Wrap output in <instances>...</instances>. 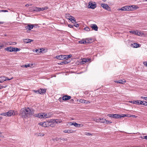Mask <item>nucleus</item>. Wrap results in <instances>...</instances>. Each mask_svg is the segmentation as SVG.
Masks as SVG:
<instances>
[{
    "label": "nucleus",
    "mask_w": 147,
    "mask_h": 147,
    "mask_svg": "<svg viewBox=\"0 0 147 147\" xmlns=\"http://www.w3.org/2000/svg\"><path fill=\"white\" fill-rule=\"evenodd\" d=\"M33 113L29 107L22 109L20 111L19 115L23 118H28L33 115Z\"/></svg>",
    "instance_id": "1"
},
{
    "label": "nucleus",
    "mask_w": 147,
    "mask_h": 147,
    "mask_svg": "<svg viewBox=\"0 0 147 147\" xmlns=\"http://www.w3.org/2000/svg\"><path fill=\"white\" fill-rule=\"evenodd\" d=\"M107 116L113 118H119L120 117V115L118 114H109Z\"/></svg>",
    "instance_id": "2"
},
{
    "label": "nucleus",
    "mask_w": 147,
    "mask_h": 147,
    "mask_svg": "<svg viewBox=\"0 0 147 147\" xmlns=\"http://www.w3.org/2000/svg\"><path fill=\"white\" fill-rule=\"evenodd\" d=\"M101 6L103 8L105 9L108 11H111L110 8L107 4L102 3L101 4Z\"/></svg>",
    "instance_id": "3"
},
{
    "label": "nucleus",
    "mask_w": 147,
    "mask_h": 147,
    "mask_svg": "<svg viewBox=\"0 0 147 147\" xmlns=\"http://www.w3.org/2000/svg\"><path fill=\"white\" fill-rule=\"evenodd\" d=\"M96 7V4L94 3H93L92 2H90L89 3L88 7L94 9Z\"/></svg>",
    "instance_id": "4"
},
{
    "label": "nucleus",
    "mask_w": 147,
    "mask_h": 147,
    "mask_svg": "<svg viewBox=\"0 0 147 147\" xmlns=\"http://www.w3.org/2000/svg\"><path fill=\"white\" fill-rule=\"evenodd\" d=\"M71 98L70 96L66 95L63 96L62 97V99L63 100H67L70 99Z\"/></svg>",
    "instance_id": "5"
},
{
    "label": "nucleus",
    "mask_w": 147,
    "mask_h": 147,
    "mask_svg": "<svg viewBox=\"0 0 147 147\" xmlns=\"http://www.w3.org/2000/svg\"><path fill=\"white\" fill-rule=\"evenodd\" d=\"M65 55L56 56V58L59 60H63L65 58Z\"/></svg>",
    "instance_id": "6"
},
{
    "label": "nucleus",
    "mask_w": 147,
    "mask_h": 147,
    "mask_svg": "<svg viewBox=\"0 0 147 147\" xmlns=\"http://www.w3.org/2000/svg\"><path fill=\"white\" fill-rule=\"evenodd\" d=\"M34 26L33 24H28L27 26L25 27V28L27 29H28L29 30H30L31 29L33 28Z\"/></svg>",
    "instance_id": "7"
},
{
    "label": "nucleus",
    "mask_w": 147,
    "mask_h": 147,
    "mask_svg": "<svg viewBox=\"0 0 147 147\" xmlns=\"http://www.w3.org/2000/svg\"><path fill=\"white\" fill-rule=\"evenodd\" d=\"M91 28L95 31H97L98 30V27L96 24H92L91 25Z\"/></svg>",
    "instance_id": "8"
},
{
    "label": "nucleus",
    "mask_w": 147,
    "mask_h": 147,
    "mask_svg": "<svg viewBox=\"0 0 147 147\" xmlns=\"http://www.w3.org/2000/svg\"><path fill=\"white\" fill-rule=\"evenodd\" d=\"M75 131L71 129H69L68 130H65L63 131L64 133H73Z\"/></svg>",
    "instance_id": "9"
},
{
    "label": "nucleus",
    "mask_w": 147,
    "mask_h": 147,
    "mask_svg": "<svg viewBox=\"0 0 147 147\" xmlns=\"http://www.w3.org/2000/svg\"><path fill=\"white\" fill-rule=\"evenodd\" d=\"M39 94H43L45 93L46 91V90L45 89H42L40 88L39 90Z\"/></svg>",
    "instance_id": "10"
},
{
    "label": "nucleus",
    "mask_w": 147,
    "mask_h": 147,
    "mask_svg": "<svg viewBox=\"0 0 147 147\" xmlns=\"http://www.w3.org/2000/svg\"><path fill=\"white\" fill-rule=\"evenodd\" d=\"M33 41V40L30 39H25L23 40V41L25 43H28Z\"/></svg>",
    "instance_id": "11"
},
{
    "label": "nucleus",
    "mask_w": 147,
    "mask_h": 147,
    "mask_svg": "<svg viewBox=\"0 0 147 147\" xmlns=\"http://www.w3.org/2000/svg\"><path fill=\"white\" fill-rule=\"evenodd\" d=\"M14 112L12 111H9L7 112V116H10L13 115Z\"/></svg>",
    "instance_id": "12"
},
{
    "label": "nucleus",
    "mask_w": 147,
    "mask_h": 147,
    "mask_svg": "<svg viewBox=\"0 0 147 147\" xmlns=\"http://www.w3.org/2000/svg\"><path fill=\"white\" fill-rule=\"evenodd\" d=\"M13 48H13V47H7L5 49V50L7 51H9V52H13Z\"/></svg>",
    "instance_id": "13"
},
{
    "label": "nucleus",
    "mask_w": 147,
    "mask_h": 147,
    "mask_svg": "<svg viewBox=\"0 0 147 147\" xmlns=\"http://www.w3.org/2000/svg\"><path fill=\"white\" fill-rule=\"evenodd\" d=\"M39 7H33L31 9V10L32 11L39 12Z\"/></svg>",
    "instance_id": "14"
},
{
    "label": "nucleus",
    "mask_w": 147,
    "mask_h": 147,
    "mask_svg": "<svg viewBox=\"0 0 147 147\" xmlns=\"http://www.w3.org/2000/svg\"><path fill=\"white\" fill-rule=\"evenodd\" d=\"M48 9V7H47V6H46L44 7H42V8L39 7L38 10H39V11H43L44 10H47Z\"/></svg>",
    "instance_id": "15"
},
{
    "label": "nucleus",
    "mask_w": 147,
    "mask_h": 147,
    "mask_svg": "<svg viewBox=\"0 0 147 147\" xmlns=\"http://www.w3.org/2000/svg\"><path fill=\"white\" fill-rule=\"evenodd\" d=\"M131 9H132V11H133L134 9H138L139 7L138 6L136 5H131Z\"/></svg>",
    "instance_id": "16"
},
{
    "label": "nucleus",
    "mask_w": 147,
    "mask_h": 147,
    "mask_svg": "<svg viewBox=\"0 0 147 147\" xmlns=\"http://www.w3.org/2000/svg\"><path fill=\"white\" fill-rule=\"evenodd\" d=\"M140 101L139 100H133L131 101L130 102L131 103H132L136 104V105H139V102Z\"/></svg>",
    "instance_id": "17"
},
{
    "label": "nucleus",
    "mask_w": 147,
    "mask_h": 147,
    "mask_svg": "<svg viewBox=\"0 0 147 147\" xmlns=\"http://www.w3.org/2000/svg\"><path fill=\"white\" fill-rule=\"evenodd\" d=\"M42 124V126L44 127H47L49 125V122H48V121L43 122V124Z\"/></svg>",
    "instance_id": "18"
},
{
    "label": "nucleus",
    "mask_w": 147,
    "mask_h": 147,
    "mask_svg": "<svg viewBox=\"0 0 147 147\" xmlns=\"http://www.w3.org/2000/svg\"><path fill=\"white\" fill-rule=\"evenodd\" d=\"M131 47L134 48H137L139 47V44L136 43H134L131 45Z\"/></svg>",
    "instance_id": "19"
},
{
    "label": "nucleus",
    "mask_w": 147,
    "mask_h": 147,
    "mask_svg": "<svg viewBox=\"0 0 147 147\" xmlns=\"http://www.w3.org/2000/svg\"><path fill=\"white\" fill-rule=\"evenodd\" d=\"M118 10H121V11H126V6L122 7L121 8H119L117 9Z\"/></svg>",
    "instance_id": "20"
},
{
    "label": "nucleus",
    "mask_w": 147,
    "mask_h": 147,
    "mask_svg": "<svg viewBox=\"0 0 147 147\" xmlns=\"http://www.w3.org/2000/svg\"><path fill=\"white\" fill-rule=\"evenodd\" d=\"M48 122H49V124L50 123H55L56 121L55 119H51L48 120Z\"/></svg>",
    "instance_id": "21"
},
{
    "label": "nucleus",
    "mask_w": 147,
    "mask_h": 147,
    "mask_svg": "<svg viewBox=\"0 0 147 147\" xmlns=\"http://www.w3.org/2000/svg\"><path fill=\"white\" fill-rule=\"evenodd\" d=\"M45 118H49L51 117V115L49 113H44Z\"/></svg>",
    "instance_id": "22"
},
{
    "label": "nucleus",
    "mask_w": 147,
    "mask_h": 147,
    "mask_svg": "<svg viewBox=\"0 0 147 147\" xmlns=\"http://www.w3.org/2000/svg\"><path fill=\"white\" fill-rule=\"evenodd\" d=\"M80 43V44H85L87 43V42L86 40H82L79 41Z\"/></svg>",
    "instance_id": "23"
},
{
    "label": "nucleus",
    "mask_w": 147,
    "mask_h": 147,
    "mask_svg": "<svg viewBox=\"0 0 147 147\" xmlns=\"http://www.w3.org/2000/svg\"><path fill=\"white\" fill-rule=\"evenodd\" d=\"M126 11H132L131 6H126Z\"/></svg>",
    "instance_id": "24"
},
{
    "label": "nucleus",
    "mask_w": 147,
    "mask_h": 147,
    "mask_svg": "<svg viewBox=\"0 0 147 147\" xmlns=\"http://www.w3.org/2000/svg\"><path fill=\"white\" fill-rule=\"evenodd\" d=\"M41 113L35 114L34 115V116L35 117H38L39 118H40Z\"/></svg>",
    "instance_id": "25"
},
{
    "label": "nucleus",
    "mask_w": 147,
    "mask_h": 147,
    "mask_svg": "<svg viewBox=\"0 0 147 147\" xmlns=\"http://www.w3.org/2000/svg\"><path fill=\"white\" fill-rule=\"evenodd\" d=\"M129 32L130 33H131V34H136H136H138V31H129Z\"/></svg>",
    "instance_id": "26"
},
{
    "label": "nucleus",
    "mask_w": 147,
    "mask_h": 147,
    "mask_svg": "<svg viewBox=\"0 0 147 147\" xmlns=\"http://www.w3.org/2000/svg\"><path fill=\"white\" fill-rule=\"evenodd\" d=\"M100 122L101 123H105V120H106V119H104V118H102V119H100Z\"/></svg>",
    "instance_id": "27"
},
{
    "label": "nucleus",
    "mask_w": 147,
    "mask_h": 147,
    "mask_svg": "<svg viewBox=\"0 0 147 147\" xmlns=\"http://www.w3.org/2000/svg\"><path fill=\"white\" fill-rule=\"evenodd\" d=\"M13 51L16 52L19 51L20 50V49L17 48H14L13 49Z\"/></svg>",
    "instance_id": "28"
},
{
    "label": "nucleus",
    "mask_w": 147,
    "mask_h": 147,
    "mask_svg": "<svg viewBox=\"0 0 147 147\" xmlns=\"http://www.w3.org/2000/svg\"><path fill=\"white\" fill-rule=\"evenodd\" d=\"M55 121H56V122H55L56 123H60L61 122V119H55Z\"/></svg>",
    "instance_id": "29"
},
{
    "label": "nucleus",
    "mask_w": 147,
    "mask_h": 147,
    "mask_svg": "<svg viewBox=\"0 0 147 147\" xmlns=\"http://www.w3.org/2000/svg\"><path fill=\"white\" fill-rule=\"evenodd\" d=\"M65 59H67L68 58H70L72 57V55H65Z\"/></svg>",
    "instance_id": "30"
},
{
    "label": "nucleus",
    "mask_w": 147,
    "mask_h": 147,
    "mask_svg": "<svg viewBox=\"0 0 147 147\" xmlns=\"http://www.w3.org/2000/svg\"><path fill=\"white\" fill-rule=\"evenodd\" d=\"M100 118H99V119H95L93 120L94 121H95L96 122H97V123L100 122Z\"/></svg>",
    "instance_id": "31"
},
{
    "label": "nucleus",
    "mask_w": 147,
    "mask_h": 147,
    "mask_svg": "<svg viewBox=\"0 0 147 147\" xmlns=\"http://www.w3.org/2000/svg\"><path fill=\"white\" fill-rule=\"evenodd\" d=\"M71 16L69 14H67L65 15L66 18L68 20L69 18H70Z\"/></svg>",
    "instance_id": "32"
},
{
    "label": "nucleus",
    "mask_w": 147,
    "mask_h": 147,
    "mask_svg": "<svg viewBox=\"0 0 147 147\" xmlns=\"http://www.w3.org/2000/svg\"><path fill=\"white\" fill-rule=\"evenodd\" d=\"M69 20L70 21H73V20H75V18L73 16H71L70 18H69Z\"/></svg>",
    "instance_id": "33"
},
{
    "label": "nucleus",
    "mask_w": 147,
    "mask_h": 147,
    "mask_svg": "<svg viewBox=\"0 0 147 147\" xmlns=\"http://www.w3.org/2000/svg\"><path fill=\"white\" fill-rule=\"evenodd\" d=\"M86 62V58H83L82 60V63H84L85 62Z\"/></svg>",
    "instance_id": "34"
},
{
    "label": "nucleus",
    "mask_w": 147,
    "mask_h": 147,
    "mask_svg": "<svg viewBox=\"0 0 147 147\" xmlns=\"http://www.w3.org/2000/svg\"><path fill=\"white\" fill-rule=\"evenodd\" d=\"M80 124H79L78 123H76L75 122L74 123V125L75 127H80Z\"/></svg>",
    "instance_id": "35"
},
{
    "label": "nucleus",
    "mask_w": 147,
    "mask_h": 147,
    "mask_svg": "<svg viewBox=\"0 0 147 147\" xmlns=\"http://www.w3.org/2000/svg\"><path fill=\"white\" fill-rule=\"evenodd\" d=\"M44 113H41L40 116V118H45V116H44Z\"/></svg>",
    "instance_id": "36"
},
{
    "label": "nucleus",
    "mask_w": 147,
    "mask_h": 147,
    "mask_svg": "<svg viewBox=\"0 0 147 147\" xmlns=\"http://www.w3.org/2000/svg\"><path fill=\"white\" fill-rule=\"evenodd\" d=\"M55 123H49V126H50L51 127H54L55 125L54 124Z\"/></svg>",
    "instance_id": "37"
},
{
    "label": "nucleus",
    "mask_w": 147,
    "mask_h": 147,
    "mask_svg": "<svg viewBox=\"0 0 147 147\" xmlns=\"http://www.w3.org/2000/svg\"><path fill=\"white\" fill-rule=\"evenodd\" d=\"M60 139V138H53V141H57L59 140Z\"/></svg>",
    "instance_id": "38"
},
{
    "label": "nucleus",
    "mask_w": 147,
    "mask_h": 147,
    "mask_svg": "<svg viewBox=\"0 0 147 147\" xmlns=\"http://www.w3.org/2000/svg\"><path fill=\"white\" fill-rule=\"evenodd\" d=\"M13 77H12L11 78L9 79L8 78L6 77H5V80H5V81L6 80H10L13 79Z\"/></svg>",
    "instance_id": "39"
},
{
    "label": "nucleus",
    "mask_w": 147,
    "mask_h": 147,
    "mask_svg": "<svg viewBox=\"0 0 147 147\" xmlns=\"http://www.w3.org/2000/svg\"><path fill=\"white\" fill-rule=\"evenodd\" d=\"M41 50V49H36V50L35 51V52H36L37 53H39L40 52H41V51H40Z\"/></svg>",
    "instance_id": "40"
},
{
    "label": "nucleus",
    "mask_w": 147,
    "mask_h": 147,
    "mask_svg": "<svg viewBox=\"0 0 147 147\" xmlns=\"http://www.w3.org/2000/svg\"><path fill=\"white\" fill-rule=\"evenodd\" d=\"M84 30L87 31H89L90 30V28L88 27H86L85 28Z\"/></svg>",
    "instance_id": "41"
},
{
    "label": "nucleus",
    "mask_w": 147,
    "mask_h": 147,
    "mask_svg": "<svg viewBox=\"0 0 147 147\" xmlns=\"http://www.w3.org/2000/svg\"><path fill=\"white\" fill-rule=\"evenodd\" d=\"M5 77H0V78L1 79V80L2 81H3V82L4 81H5V80H5Z\"/></svg>",
    "instance_id": "42"
},
{
    "label": "nucleus",
    "mask_w": 147,
    "mask_h": 147,
    "mask_svg": "<svg viewBox=\"0 0 147 147\" xmlns=\"http://www.w3.org/2000/svg\"><path fill=\"white\" fill-rule=\"evenodd\" d=\"M118 81L119 82V83L123 84L124 82H125V81H123V80H118Z\"/></svg>",
    "instance_id": "43"
},
{
    "label": "nucleus",
    "mask_w": 147,
    "mask_h": 147,
    "mask_svg": "<svg viewBox=\"0 0 147 147\" xmlns=\"http://www.w3.org/2000/svg\"><path fill=\"white\" fill-rule=\"evenodd\" d=\"M141 98L142 99H144L146 100H147V97H144V96H141Z\"/></svg>",
    "instance_id": "44"
},
{
    "label": "nucleus",
    "mask_w": 147,
    "mask_h": 147,
    "mask_svg": "<svg viewBox=\"0 0 147 147\" xmlns=\"http://www.w3.org/2000/svg\"><path fill=\"white\" fill-rule=\"evenodd\" d=\"M105 121V123H107V124H108L109 123H112V122L109 121L108 120H106V119Z\"/></svg>",
    "instance_id": "45"
},
{
    "label": "nucleus",
    "mask_w": 147,
    "mask_h": 147,
    "mask_svg": "<svg viewBox=\"0 0 147 147\" xmlns=\"http://www.w3.org/2000/svg\"><path fill=\"white\" fill-rule=\"evenodd\" d=\"M85 100L81 99H80V102H81L84 103L85 102Z\"/></svg>",
    "instance_id": "46"
},
{
    "label": "nucleus",
    "mask_w": 147,
    "mask_h": 147,
    "mask_svg": "<svg viewBox=\"0 0 147 147\" xmlns=\"http://www.w3.org/2000/svg\"><path fill=\"white\" fill-rule=\"evenodd\" d=\"M139 102V105H143V104L144 103V101H140V100Z\"/></svg>",
    "instance_id": "47"
},
{
    "label": "nucleus",
    "mask_w": 147,
    "mask_h": 147,
    "mask_svg": "<svg viewBox=\"0 0 147 147\" xmlns=\"http://www.w3.org/2000/svg\"><path fill=\"white\" fill-rule=\"evenodd\" d=\"M44 135V134L43 133H39L38 134V136H42Z\"/></svg>",
    "instance_id": "48"
},
{
    "label": "nucleus",
    "mask_w": 147,
    "mask_h": 147,
    "mask_svg": "<svg viewBox=\"0 0 147 147\" xmlns=\"http://www.w3.org/2000/svg\"><path fill=\"white\" fill-rule=\"evenodd\" d=\"M1 115H2L4 116H7V113H1Z\"/></svg>",
    "instance_id": "49"
},
{
    "label": "nucleus",
    "mask_w": 147,
    "mask_h": 147,
    "mask_svg": "<svg viewBox=\"0 0 147 147\" xmlns=\"http://www.w3.org/2000/svg\"><path fill=\"white\" fill-rule=\"evenodd\" d=\"M33 91L35 93H39V90H34Z\"/></svg>",
    "instance_id": "50"
},
{
    "label": "nucleus",
    "mask_w": 147,
    "mask_h": 147,
    "mask_svg": "<svg viewBox=\"0 0 147 147\" xmlns=\"http://www.w3.org/2000/svg\"><path fill=\"white\" fill-rule=\"evenodd\" d=\"M85 134L87 136L92 135V134H91L89 132H86Z\"/></svg>",
    "instance_id": "51"
},
{
    "label": "nucleus",
    "mask_w": 147,
    "mask_h": 147,
    "mask_svg": "<svg viewBox=\"0 0 147 147\" xmlns=\"http://www.w3.org/2000/svg\"><path fill=\"white\" fill-rule=\"evenodd\" d=\"M73 26L77 28L79 26V25L78 24H75Z\"/></svg>",
    "instance_id": "52"
},
{
    "label": "nucleus",
    "mask_w": 147,
    "mask_h": 147,
    "mask_svg": "<svg viewBox=\"0 0 147 147\" xmlns=\"http://www.w3.org/2000/svg\"><path fill=\"white\" fill-rule=\"evenodd\" d=\"M136 35H137L139 36H141L142 35V33L140 32H138V34H136Z\"/></svg>",
    "instance_id": "53"
},
{
    "label": "nucleus",
    "mask_w": 147,
    "mask_h": 147,
    "mask_svg": "<svg viewBox=\"0 0 147 147\" xmlns=\"http://www.w3.org/2000/svg\"><path fill=\"white\" fill-rule=\"evenodd\" d=\"M85 103H85V104H89V103H90V102L89 101H88V100H85Z\"/></svg>",
    "instance_id": "54"
},
{
    "label": "nucleus",
    "mask_w": 147,
    "mask_h": 147,
    "mask_svg": "<svg viewBox=\"0 0 147 147\" xmlns=\"http://www.w3.org/2000/svg\"><path fill=\"white\" fill-rule=\"evenodd\" d=\"M68 26L70 28H73L74 26L71 24H68Z\"/></svg>",
    "instance_id": "55"
},
{
    "label": "nucleus",
    "mask_w": 147,
    "mask_h": 147,
    "mask_svg": "<svg viewBox=\"0 0 147 147\" xmlns=\"http://www.w3.org/2000/svg\"><path fill=\"white\" fill-rule=\"evenodd\" d=\"M120 118H121V117H125L126 116V115L125 114H122V115H120Z\"/></svg>",
    "instance_id": "56"
},
{
    "label": "nucleus",
    "mask_w": 147,
    "mask_h": 147,
    "mask_svg": "<svg viewBox=\"0 0 147 147\" xmlns=\"http://www.w3.org/2000/svg\"><path fill=\"white\" fill-rule=\"evenodd\" d=\"M30 64H28L27 65H24V67H26V68L28 67H30Z\"/></svg>",
    "instance_id": "57"
},
{
    "label": "nucleus",
    "mask_w": 147,
    "mask_h": 147,
    "mask_svg": "<svg viewBox=\"0 0 147 147\" xmlns=\"http://www.w3.org/2000/svg\"><path fill=\"white\" fill-rule=\"evenodd\" d=\"M144 64L147 67V61H145L143 62Z\"/></svg>",
    "instance_id": "58"
},
{
    "label": "nucleus",
    "mask_w": 147,
    "mask_h": 147,
    "mask_svg": "<svg viewBox=\"0 0 147 147\" xmlns=\"http://www.w3.org/2000/svg\"><path fill=\"white\" fill-rule=\"evenodd\" d=\"M71 22L73 23H76V21L75 19V20H73V21H72Z\"/></svg>",
    "instance_id": "59"
},
{
    "label": "nucleus",
    "mask_w": 147,
    "mask_h": 147,
    "mask_svg": "<svg viewBox=\"0 0 147 147\" xmlns=\"http://www.w3.org/2000/svg\"><path fill=\"white\" fill-rule=\"evenodd\" d=\"M143 105L147 106V102L144 101V103L143 104Z\"/></svg>",
    "instance_id": "60"
},
{
    "label": "nucleus",
    "mask_w": 147,
    "mask_h": 147,
    "mask_svg": "<svg viewBox=\"0 0 147 147\" xmlns=\"http://www.w3.org/2000/svg\"><path fill=\"white\" fill-rule=\"evenodd\" d=\"M63 62L64 64H67L69 63V61H64Z\"/></svg>",
    "instance_id": "61"
},
{
    "label": "nucleus",
    "mask_w": 147,
    "mask_h": 147,
    "mask_svg": "<svg viewBox=\"0 0 147 147\" xmlns=\"http://www.w3.org/2000/svg\"><path fill=\"white\" fill-rule=\"evenodd\" d=\"M1 11L3 12H8V11L7 10H0V12Z\"/></svg>",
    "instance_id": "62"
},
{
    "label": "nucleus",
    "mask_w": 147,
    "mask_h": 147,
    "mask_svg": "<svg viewBox=\"0 0 147 147\" xmlns=\"http://www.w3.org/2000/svg\"><path fill=\"white\" fill-rule=\"evenodd\" d=\"M130 117H132L135 118H136L137 117V116L134 115H132L131 116H130Z\"/></svg>",
    "instance_id": "63"
},
{
    "label": "nucleus",
    "mask_w": 147,
    "mask_h": 147,
    "mask_svg": "<svg viewBox=\"0 0 147 147\" xmlns=\"http://www.w3.org/2000/svg\"><path fill=\"white\" fill-rule=\"evenodd\" d=\"M16 42H12V43L10 44L14 45H16Z\"/></svg>",
    "instance_id": "64"
}]
</instances>
